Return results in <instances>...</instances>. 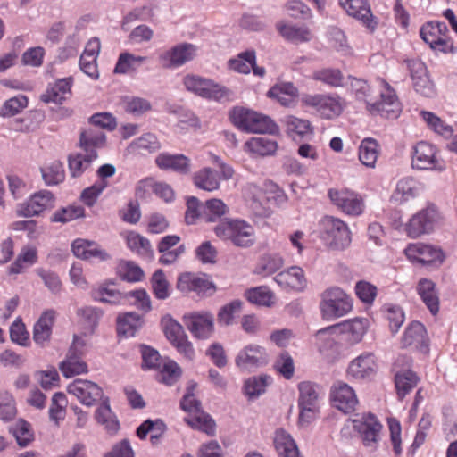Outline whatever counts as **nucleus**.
<instances>
[{
	"mask_svg": "<svg viewBox=\"0 0 457 457\" xmlns=\"http://www.w3.org/2000/svg\"><path fill=\"white\" fill-rule=\"evenodd\" d=\"M441 220L442 215L437 206L428 204L426 208L412 215L405 225V231L410 237L418 238L432 233Z\"/></svg>",
	"mask_w": 457,
	"mask_h": 457,
	"instance_id": "obj_11",
	"label": "nucleus"
},
{
	"mask_svg": "<svg viewBox=\"0 0 457 457\" xmlns=\"http://www.w3.org/2000/svg\"><path fill=\"white\" fill-rule=\"evenodd\" d=\"M321 238L332 250H345L351 242V231L345 222L333 216H325L320 222Z\"/></svg>",
	"mask_w": 457,
	"mask_h": 457,
	"instance_id": "obj_7",
	"label": "nucleus"
},
{
	"mask_svg": "<svg viewBox=\"0 0 457 457\" xmlns=\"http://www.w3.org/2000/svg\"><path fill=\"white\" fill-rule=\"evenodd\" d=\"M54 312L46 311L34 325L33 338L37 344H44L51 336Z\"/></svg>",
	"mask_w": 457,
	"mask_h": 457,
	"instance_id": "obj_40",
	"label": "nucleus"
},
{
	"mask_svg": "<svg viewBox=\"0 0 457 457\" xmlns=\"http://www.w3.org/2000/svg\"><path fill=\"white\" fill-rule=\"evenodd\" d=\"M273 279L284 290L302 291L307 285L304 271L298 266L279 272Z\"/></svg>",
	"mask_w": 457,
	"mask_h": 457,
	"instance_id": "obj_28",
	"label": "nucleus"
},
{
	"mask_svg": "<svg viewBox=\"0 0 457 457\" xmlns=\"http://www.w3.org/2000/svg\"><path fill=\"white\" fill-rule=\"evenodd\" d=\"M127 245L139 256L151 260L154 257V250L150 241L137 232H129L126 237Z\"/></svg>",
	"mask_w": 457,
	"mask_h": 457,
	"instance_id": "obj_42",
	"label": "nucleus"
},
{
	"mask_svg": "<svg viewBox=\"0 0 457 457\" xmlns=\"http://www.w3.org/2000/svg\"><path fill=\"white\" fill-rule=\"evenodd\" d=\"M312 78L332 87L343 86L344 76L337 69H322L313 72Z\"/></svg>",
	"mask_w": 457,
	"mask_h": 457,
	"instance_id": "obj_58",
	"label": "nucleus"
},
{
	"mask_svg": "<svg viewBox=\"0 0 457 457\" xmlns=\"http://www.w3.org/2000/svg\"><path fill=\"white\" fill-rule=\"evenodd\" d=\"M95 419L111 435L116 434L120 429L119 420L111 409L108 397L104 398L102 403L96 410Z\"/></svg>",
	"mask_w": 457,
	"mask_h": 457,
	"instance_id": "obj_33",
	"label": "nucleus"
},
{
	"mask_svg": "<svg viewBox=\"0 0 457 457\" xmlns=\"http://www.w3.org/2000/svg\"><path fill=\"white\" fill-rule=\"evenodd\" d=\"M256 60L255 51L247 50L240 53L236 59L229 60V67L243 74H248Z\"/></svg>",
	"mask_w": 457,
	"mask_h": 457,
	"instance_id": "obj_53",
	"label": "nucleus"
},
{
	"mask_svg": "<svg viewBox=\"0 0 457 457\" xmlns=\"http://www.w3.org/2000/svg\"><path fill=\"white\" fill-rule=\"evenodd\" d=\"M339 3L348 15L361 21L365 27L371 30L376 28L377 22L366 0H339Z\"/></svg>",
	"mask_w": 457,
	"mask_h": 457,
	"instance_id": "obj_29",
	"label": "nucleus"
},
{
	"mask_svg": "<svg viewBox=\"0 0 457 457\" xmlns=\"http://www.w3.org/2000/svg\"><path fill=\"white\" fill-rule=\"evenodd\" d=\"M338 326V333L342 334L344 339L350 345H353L360 343L363 336L366 334L370 321L365 318H355L353 320H345L342 323L336 324Z\"/></svg>",
	"mask_w": 457,
	"mask_h": 457,
	"instance_id": "obj_27",
	"label": "nucleus"
},
{
	"mask_svg": "<svg viewBox=\"0 0 457 457\" xmlns=\"http://www.w3.org/2000/svg\"><path fill=\"white\" fill-rule=\"evenodd\" d=\"M151 282L156 298L164 300L170 296L169 283L162 270H158L154 273Z\"/></svg>",
	"mask_w": 457,
	"mask_h": 457,
	"instance_id": "obj_64",
	"label": "nucleus"
},
{
	"mask_svg": "<svg viewBox=\"0 0 457 457\" xmlns=\"http://www.w3.org/2000/svg\"><path fill=\"white\" fill-rule=\"evenodd\" d=\"M384 86L380 91L379 102H372L369 97L370 87L366 81L353 79L351 82L352 90L354 92L355 96L360 101H364L367 104V109L371 113H380L386 118H397V114L395 113L391 108L397 101V95L395 91L384 80L381 81Z\"/></svg>",
	"mask_w": 457,
	"mask_h": 457,
	"instance_id": "obj_2",
	"label": "nucleus"
},
{
	"mask_svg": "<svg viewBox=\"0 0 457 457\" xmlns=\"http://www.w3.org/2000/svg\"><path fill=\"white\" fill-rule=\"evenodd\" d=\"M269 356L266 350L257 345H248L237 353L235 363L241 370L252 371L266 365Z\"/></svg>",
	"mask_w": 457,
	"mask_h": 457,
	"instance_id": "obj_20",
	"label": "nucleus"
},
{
	"mask_svg": "<svg viewBox=\"0 0 457 457\" xmlns=\"http://www.w3.org/2000/svg\"><path fill=\"white\" fill-rule=\"evenodd\" d=\"M284 123L287 127V131L289 135L294 134L304 137L312 134V128L308 120L299 119L295 116L289 115L285 117Z\"/></svg>",
	"mask_w": 457,
	"mask_h": 457,
	"instance_id": "obj_52",
	"label": "nucleus"
},
{
	"mask_svg": "<svg viewBox=\"0 0 457 457\" xmlns=\"http://www.w3.org/2000/svg\"><path fill=\"white\" fill-rule=\"evenodd\" d=\"M204 204L195 196H189L187 200L185 220L188 225L195 224L198 220L204 221Z\"/></svg>",
	"mask_w": 457,
	"mask_h": 457,
	"instance_id": "obj_59",
	"label": "nucleus"
},
{
	"mask_svg": "<svg viewBox=\"0 0 457 457\" xmlns=\"http://www.w3.org/2000/svg\"><path fill=\"white\" fill-rule=\"evenodd\" d=\"M10 430L21 447L27 446L34 438L30 424L24 420H19Z\"/></svg>",
	"mask_w": 457,
	"mask_h": 457,
	"instance_id": "obj_56",
	"label": "nucleus"
},
{
	"mask_svg": "<svg viewBox=\"0 0 457 457\" xmlns=\"http://www.w3.org/2000/svg\"><path fill=\"white\" fill-rule=\"evenodd\" d=\"M404 254L412 263L422 265L431 264L437 261L441 263L445 257L440 249L422 243L410 244L404 249Z\"/></svg>",
	"mask_w": 457,
	"mask_h": 457,
	"instance_id": "obj_22",
	"label": "nucleus"
},
{
	"mask_svg": "<svg viewBox=\"0 0 457 457\" xmlns=\"http://www.w3.org/2000/svg\"><path fill=\"white\" fill-rule=\"evenodd\" d=\"M411 363V359L404 358V360H402V398L416 387L420 381L417 373L409 369Z\"/></svg>",
	"mask_w": 457,
	"mask_h": 457,
	"instance_id": "obj_54",
	"label": "nucleus"
},
{
	"mask_svg": "<svg viewBox=\"0 0 457 457\" xmlns=\"http://www.w3.org/2000/svg\"><path fill=\"white\" fill-rule=\"evenodd\" d=\"M28 98L20 95L6 100L0 110V115L3 117H12L19 113L22 109L27 107Z\"/></svg>",
	"mask_w": 457,
	"mask_h": 457,
	"instance_id": "obj_62",
	"label": "nucleus"
},
{
	"mask_svg": "<svg viewBox=\"0 0 457 457\" xmlns=\"http://www.w3.org/2000/svg\"><path fill=\"white\" fill-rule=\"evenodd\" d=\"M180 407L188 412L190 417L185 421L193 428L199 429L207 435L215 434V422L212 417L202 410L201 402L191 392H187L180 401Z\"/></svg>",
	"mask_w": 457,
	"mask_h": 457,
	"instance_id": "obj_12",
	"label": "nucleus"
},
{
	"mask_svg": "<svg viewBox=\"0 0 457 457\" xmlns=\"http://www.w3.org/2000/svg\"><path fill=\"white\" fill-rule=\"evenodd\" d=\"M298 407L299 412V423L308 425L311 423L319 411L320 399L322 392L321 388L315 383L311 381H303L298 384Z\"/></svg>",
	"mask_w": 457,
	"mask_h": 457,
	"instance_id": "obj_10",
	"label": "nucleus"
},
{
	"mask_svg": "<svg viewBox=\"0 0 457 457\" xmlns=\"http://www.w3.org/2000/svg\"><path fill=\"white\" fill-rule=\"evenodd\" d=\"M155 162L162 170H172L183 174L190 171V161L183 154L162 153L156 157Z\"/></svg>",
	"mask_w": 457,
	"mask_h": 457,
	"instance_id": "obj_34",
	"label": "nucleus"
},
{
	"mask_svg": "<svg viewBox=\"0 0 457 457\" xmlns=\"http://www.w3.org/2000/svg\"><path fill=\"white\" fill-rule=\"evenodd\" d=\"M271 383V378L267 375L253 376L245 380L244 385L245 394L253 399L259 397L266 391V387Z\"/></svg>",
	"mask_w": 457,
	"mask_h": 457,
	"instance_id": "obj_48",
	"label": "nucleus"
},
{
	"mask_svg": "<svg viewBox=\"0 0 457 457\" xmlns=\"http://www.w3.org/2000/svg\"><path fill=\"white\" fill-rule=\"evenodd\" d=\"M228 212V207L220 199L212 198L204 203V222H215Z\"/></svg>",
	"mask_w": 457,
	"mask_h": 457,
	"instance_id": "obj_46",
	"label": "nucleus"
},
{
	"mask_svg": "<svg viewBox=\"0 0 457 457\" xmlns=\"http://www.w3.org/2000/svg\"><path fill=\"white\" fill-rule=\"evenodd\" d=\"M185 325L197 339L205 340L214 332V318L210 312H194L184 316Z\"/></svg>",
	"mask_w": 457,
	"mask_h": 457,
	"instance_id": "obj_21",
	"label": "nucleus"
},
{
	"mask_svg": "<svg viewBox=\"0 0 457 457\" xmlns=\"http://www.w3.org/2000/svg\"><path fill=\"white\" fill-rule=\"evenodd\" d=\"M330 395L334 406L344 413L353 411L358 405L354 390L345 383H335Z\"/></svg>",
	"mask_w": 457,
	"mask_h": 457,
	"instance_id": "obj_25",
	"label": "nucleus"
},
{
	"mask_svg": "<svg viewBox=\"0 0 457 457\" xmlns=\"http://www.w3.org/2000/svg\"><path fill=\"white\" fill-rule=\"evenodd\" d=\"M351 428L361 436L366 446H372L378 441L382 425L372 413H357L346 420L341 429L342 436H350Z\"/></svg>",
	"mask_w": 457,
	"mask_h": 457,
	"instance_id": "obj_4",
	"label": "nucleus"
},
{
	"mask_svg": "<svg viewBox=\"0 0 457 457\" xmlns=\"http://www.w3.org/2000/svg\"><path fill=\"white\" fill-rule=\"evenodd\" d=\"M42 178L47 186H55L64 181L65 170L60 161H54L40 169Z\"/></svg>",
	"mask_w": 457,
	"mask_h": 457,
	"instance_id": "obj_47",
	"label": "nucleus"
},
{
	"mask_svg": "<svg viewBox=\"0 0 457 457\" xmlns=\"http://www.w3.org/2000/svg\"><path fill=\"white\" fill-rule=\"evenodd\" d=\"M67 391L87 406H93L106 397L102 387L89 380L76 379L67 386Z\"/></svg>",
	"mask_w": 457,
	"mask_h": 457,
	"instance_id": "obj_16",
	"label": "nucleus"
},
{
	"mask_svg": "<svg viewBox=\"0 0 457 457\" xmlns=\"http://www.w3.org/2000/svg\"><path fill=\"white\" fill-rule=\"evenodd\" d=\"M141 187H151L154 194L165 202H171L174 199L173 189L164 182H154L152 179H147L141 180L137 189L139 190Z\"/></svg>",
	"mask_w": 457,
	"mask_h": 457,
	"instance_id": "obj_61",
	"label": "nucleus"
},
{
	"mask_svg": "<svg viewBox=\"0 0 457 457\" xmlns=\"http://www.w3.org/2000/svg\"><path fill=\"white\" fill-rule=\"evenodd\" d=\"M245 146L253 153L269 155L277 150V143L268 137H253L245 143Z\"/></svg>",
	"mask_w": 457,
	"mask_h": 457,
	"instance_id": "obj_55",
	"label": "nucleus"
},
{
	"mask_svg": "<svg viewBox=\"0 0 457 457\" xmlns=\"http://www.w3.org/2000/svg\"><path fill=\"white\" fill-rule=\"evenodd\" d=\"M194 184L200 189L214 191L220 187L218 173L211 168H204L194 175Z\"/></svg>",
	"mask_w": 457,
	"mask_h": 457,
	"instance_id": "obj_43",
	"label": "nucleus"
},
{
	"mask_svg": "<svg viewBox=\"0 0 457 457\" xmlns=\"http://www.w3.org/2000/svg\"><path fill=\"white\" fill-rule=\"evenodd\" d=\"M197 52V47L189 43L179 44L159 55L162 67L167 69L179 68L192 61Z\"/></svg>",
	"mask_w": 457,
	"mask_h": 457,
	"instance_id": "obj_18",
	"label": "nucleus"
},
{
	"mask_svg": "<svg viewBox=\"0 0 457 457\" xmlns=\"http://www.w3.org/2000/svg\"><path fill=\"white\" fill-rule=\"evenodd\" d=\"M148 60L146 56H140L129 52L121 53L114 67V73L127 74L137 72V70Z\"/></svg>",
	"mask_w": 457,
	"mask_h": 457,
	"instance_id": "obj_38",
	"label": "nucleus"
},
{
	"mask_svg": "<svg viewBox=\"0 0 457 457\" xmlns=\"http://www.w3.org/2000/svg\"><path fill=\"white\" fill-rule=\"evenodd\" d=\"M352 298L339 287H330L320 295V311L326 320H334L351 312Z\"/></svg>",
	"mask_w": 457,
	"mask_h": 457,
	"instance_id": "obj_5",
	"label": "nucleus"
},
{
	"mask_svg": "<svg viewBox=\"0 0 457 457\" xmlns=\"http://www.w3.org/2000/svg\"><path fill=\"white\" fill-rule=\"evenodd\" d=\"M404 63L414 92L425 98L436 97L437 89L427 65L419 58L406 59Z\"/></svg>",
	"mask_w": 457,
	"mask_h": 457,
	"instance_id": "obj_9",
	"label": "nucleus"
},
{
	"mask_svg": "<svg viewBox=\"0 0 457 457\" xmlns=\"http://www.w3.org/2000/svg\"><path fill=\"white\" fill-rule=\"evenodd\" d=\"M215 235L224 240H230L239 247H250L254 244V228L243 220H226L214 228Z\"/></svg>",
	"mask_w": 457,
	"mask_h": 457,
	"instance_id": "obj_6",
	"label": "nucleus"
},
{
	"mask_svg": "<svg viewBox=\"0 0 457 457\" xmlns=\"http://www.w3.org/2000/svg\"><path fill=\"white\" fill-rule=\"evenodd\" d=\"M301 103L303 106L313 108L327 120L339 116L345 107V101L337 94H303Z\"/></svg>",
	"mask_w": 457,
	"mask_h": 457,
	"instance_id": "obj_8",
	"label": "nucleus"
},
{
	"mask_svg": "<svg viewBox=\"0 0 457 457\" xmlns=\"http://www.w3.org/2000/svg\"><path fill=\"white\" fill-rule=\"evenodd\" d=\"M182 83L188 92L204 99L220 101L228 96V88L196 74H187Z\"/></svg>",
	"mask_w": 457,
	"mask_h": 457,
	"instance_id": "obj_13",
	"label": "nucleus"
},
{
	"mask_svg": "<svg viewBox=\"0 0 457 457\" xmlns=\"http://www.w3.org/2000/svg\"><path fill=\"white\" fill-rule=\"evenodd\" d=\"M283 264L284 261L278 254H264L260 259L254 270V273L267 277L278 271Z\"/></svg>",
	"mask_w": 457,
	"mask_h": 457,
	"instance_id": "obj_49",
	"label": "nucleus"
},
{
	"mask_svg": "<svg viewBox=\"0 0 457 457\" xmlns=\"http://www.w3.org/2000/svg\"><path fill=\"white\" fill-rule=\"evenodd\" d=\"M277 29L279 34L287 41L298 44L308 42L312 38L310 29L305 26H296L286 22H278Z\"/></svg>",
	"mask_w": 457,
	"mask_h": 457,
	"instance_id": "obj_37",
	"label": "nucleus"
},
{
	"mask_svg": "<svg viewBox=\"0 0 457 457\" xmlns=\"http://www.w3.org/2000/svg\"><path fill=\"white\" fill-rule=\"evenodd\" d=\"M420 116L428 126L432 129L435 132L447 137L452 136L453 129L452 126L445 124L438 116L435 113L428 111H421Z\"/></svg>",
	"mask_w": 457,
	"mask_h": 457,
	"instance_id": "obj_57",
	"label": "nucleus"
},
{
	"mask_svg": "<svg viewBox=\"0 0 457 457\" xmlns=\"http://www.w3.org/2000/svg\"><path fill=\"white\" fill-rule=\"evenodd\" d=\"M231 122L247 133L275 134L278 125L268 116L244 107H234L229 112Z\"/></svg>",
	"mask_w": 457,
	"mask_h": 457,
	"instance_id": "obj_3",
	"label": "nucleus"
},
{
	"mask_svg": "<svg viewBox=\"0 0 457 457\" xmlns=\"http://www.w3.org/2000/svg\"><path fill=\"white\" fill-rule=\"evenodd\" d=\"M177 287L182 292L194 291L204 294L212 288V284L208 279L193 273H184L179 277Z\"/></svg>",
	"mask_w": 457,
	"mask_h": 457,
	"instance_id": "obj_35",
	"label": "nucleus"
},
{
	"mask_svg": "<svg viewBox=\"0 0 457 457\" xmlns=\"http://www.w3.org/2000/svg\"><path fill=\"white\" fill-rule=\"evenodd\" d=\"M245 295L250 303L257 305L270 307L274 303V294L265 286L247 289Z\"/></svg>",
	"mask_w": 457,
	"mask_h": 457,
	"instance_id": "obj_50",
	"label": "nucleus"
},
{
	"mask_svg": "<svg viewBox=\"0 0 457 457\" xmlns=\"http://www.w3.org/2000/svg\"><path fill=\"white\" fill-rule=\"evenodd\" d=\"M164 333L167 339L176 347L186 359L191 361L195 357V350L188 341L183 327L175 320L168 319L164 322Z\"/></svg>",
	"mask_w": 457,
	"mask_h": 457,
	"instance_id": "obj_17",
	"label": "nucleus"
},
{
	"mask_svg": "<svg viewBox=\"0 0 457 457\" xmlns=\"http://www.w3.org/2000/svg\"><path fill=\"white\" fill-rule=\"evenodd\" d=\"M92 298L96 302L108 303L111 305H120L125 303L127 301L126 295H123L119 290L109 287L105 285H101L91 291Z\"/></svg>",
	"mask_w": 457,
	"mask_h": 457,
	"instance_id": "obj_39",
	"label": "nucleus"
},
{
	"mask_svg": "<svg viewBox=\"0 0 457 457\" xmlns=\"http://www.w3.org/2000/svg\"><path fill=\"white\" fill-rule=\"evenodd\" d=\"M338 326H328L318 330L314 335L315 345L320 355L328 362L335 361L340 353Z\"/></svg>",
	"mask_w": 457,
	"mask_h": 457,
	"instance_id": "obj_15",
	"label": "nucleus"
},
{
	"mask_svg": "<svg viewBox=\"0 0 457 457\" xmlns=\"http://www.w3.org/2000/svg\"><path fill=\"white\" fill-rule=\"evenodd\" d=\"M411 164L418 170H436V159L435 147L425 141L419 142L413 147Z\"/></svg>",
	"mask_w": 457,
	"mask_h": 457,
	"instance_id": "obj_31",
	"label": "nucleus"
},
{
	"mask_svg": "<svg viewBox=\"0 0 457 457\" xmlns=\"http://www.w3.org/2000/svg\"><path fill=\"white\" fill-rule=\"evenodd\" d=\"M378 143L375 139L367 137L364 138L359 147V159L362 164L367 167H375L378 156Z\"/></svg>",
	"mask_w": 457,
	"mask_h": 457,
	"instance_id": "obj_45",
	"label": "nucleus"
},
{
	"mask_svg": "<svg viewBox=\"0 0 457 457\" xmlns=\"http://www.w3.org/2000/svg\"><path fill=\"white\" fill-rule=\"evenodd\" d=\"M417 291L423 303L433 315L439 311V299L436 292V284L428 278H421L417 286Z\"/></svg>",
	"mask_w": 457,
	"mask_h": 457,
	"instance_id": "obj_36",
	"label": "nucleus"
},
{
	"mask_svg": "<svg viewBox=\"0 0 457 457\" xmlns=\"http://www.w3.org/2000/svg\"><path fill=\"white\" fill-rule=\"evenodd\" d=\"M328 195L333 204L347 215L358 216L363 212V199L354 191L347 188H331L328 190Z\"/></svg>",
	"mask_w": 457,
	"mask_h": 457,
	"instance_id": "obj_14",
	"label": "nucleus"
},
{
	"mask_svg": "<svg viewBox=\"0 0 457 457\" xmlns=\"http://www.w3.org/2000/svg\"><path fill=\"white\" fill-rule=\"evenodd\" d=\"M73 79L71 77L59 79L54 83L48 84L46 90L41 95L40 99L44 103L62 104L71 94Z\"/></svg>",
	"mask_w": 457,
	"mask_h": 457,
	"instance_id": "obj_30",
	"label": "nucleus"
},
{
	"mask_svg": "<svg viewBox=\"0 0 457 457\" xmlns=\"http://www.w3.org/2000/svg\"><path fill=\"white\" fill-rule=\"evenodd\" d=\"M141 326V316L137 312H126L117 318V332L126 337H134Z\"/></svg>",
	"mask_w": 457,
	"mask_h": 457,
	"instance_id": "obj_41",
	"label": "nucleus"
},
{
	"mask_svg": "<svg viewBox=\"0 0 457 457\" xmlns=\"http://www.w3.org/2000/svg\"><path fill=\"white\" fill-rule=\"evenodd\" d=\"M55 197L49 190H40L32 195L29 200L21 206L19 214L24 217L37 216L46 210L54 206Z\"/></svg>",
	"mask_w": 457,
	"mask_h": 457,
	"instance_id": "obj_24",
	"label": "nucleus"
},
{
	"mask_svg": "<svg viewBox=\"0 0 457 457\" xmlns=\"http://www.w3.org/2000/svg\"><path fill=\"white\" fill-rule=\"evenodd\" d=\"M84 342L74 337V341L69 349L66 359L60 363V370L66 378L87 372V365L82 361Z\"/></svg>",
	"mask_w": 457,
	"mask_h": 457,
	"instance_id": "obj_19",
	"label": "nucleus"
},
{
	"mask_svg": "<svg viewBox=\"0 0 457 457\" xmlns=\"http://www.w3.org/2000/svg\"><path fill=\"white\" fill-rule=\"evenodd\" d=\"M165 430L166 425L162 420H146L137 428L136 433L140 439H145L147 434L151 433L150 440L154 445Z\"/></svg>",
	"mask_w": 457,
	"mask_h": 457,
	"instance_id": "obj_44",
	"label": "nucleus"
},
{
	"mask_svg": "<svg viewBox=\"0 0 457 457\" xmlns=\"http://www.w3.org/2000/svg\"><path fill=\"white\" fill-rule=\"evenodd\" d=\"M122 103L125 112L135 117L142 116L152 109L150 101L139 96H126Z\"/></svg>",
	"mask_w": 457,
	"mask_h": 457,
	"instance_id": "obj_51",
	"label": "nucleus"
},
{
	"mask_svg": "<svg viewBox=\"0 0 457 457\" xmlns=\"http://www.w3.org/2000/svg\"><path fill=\"white\" fill-rule=\"evenodd\" d=\"M427 330L420 321H411L402 337V347H411L414 350L427 352L428 348Z\"/></svg>",
	"mask_w": 457,
	"mask_h": 457,
	"instance_id": "obj_26",
	"label": "nucleus"
},
{
	"mask_svg": "<svg viewBox=\"0 0 457 457\" xmlns=\"http://www.w3.org/2000/svg\"><path fill=\"white\" fill-rule=\"evenodd\" d=\"M376 357L371 353H364L352 360L347 368V375L356 380L371 378L378 371Z\"/></svg>",
	"mask_w": 457,
	"mask_h": 457,
	"instance_id": "obj_23",
	"label": "nucleus"
},
{
	"mask_svg": "<svg viewBox=\"0 0 457 457\" xmlns=\"http://www.w3.org/2000/svg\"><path fill=\"white\" fill-rule=\"evenodd\" d=\"M298 95L299 91L292 82L277 83L267 92L268 97L277 100L285 107L294 106Z\"/></svg>",
	"mask_w": 457,
	"mask_h": 457,
	"instance_id": "obj_32",
	"label": "nucleus"
},
{
	"mask_svg": "<svg viewBox=\"0 0 457 457\" xmlns=\"http://www.w3.org/2000/svg\"><path fill=\"white\" fill-rule=\"evenodd\" d=\"M37 251L34 248H24L18 255L16 261L10 267V273L18 274L26 265H32L37 262Z\"/></svg>",
	"mask_w": 457,
	"mask_h": 457,
	"instance_id": "obj_63",
	"label": "nucleus"
},
{
	"mask_svg": "<svg viewBox=\"0 0 457 457\" xmlns=\"http://www.w3.org/2000/svg\"><path fill=\"white\" fill-rule=\"evenodd\" d=\"M105 141L104 132L98 129H86L80 133L79 145L81 151L68 158L71 177L79 178L91 169L93 162L98 158L97 150L104 146Z\"/></svg>",
	"mask_w": 457,
	"mask_h": 457,
	"instance_id": "obj_1",
	"label": "nucleus"
},
{
	"mask_svg": "<svg viewBox=\"0 0 457 457\" xmlns=\"http://www.w3.org/2000/svg\"><path fill=\"white\" fill-rule=\"evenodd\" d=\"M67 399L64 394L55 393L52 397L51 406L49 408V418L56 425L65 418V408Z\"/></svg>",
	"mask_w": 457,
	"mask_h": 457,
	"instance_id": "obj_60",
	"label": "nucleus"
}]
</instances>
